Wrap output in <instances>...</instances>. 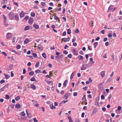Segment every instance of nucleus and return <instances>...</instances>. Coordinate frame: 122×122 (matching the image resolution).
I'll use <instances>...</instances> for the list:
<instances>
[{
	"instance_id": "f257e3e1",
	"label": "nucleus",
	"mask_w": 122,
	"mask_h": 122,
	"mask_svg": "<svg viewBox=\"0 0 122 122\" xmlns=\"http://www.w3.org/2000/svg\"><path fill=\"white\" fill-rule=\"evenodd\" d=\"M14 16V13L13 12H11L9 13V19L10 20H12L13 19Z\"/></svg>"
},
{
	"instance_id": "f03ea898",
	"label": "nucleus",
	"mask_w": 122,
	"mask_h": 122,
	"mask_svg": "<svg viewBox=\"0 0 122 122\" xmlns=\"http://www.w3.org/2000/svg\"><path fill=\"white\" fill-rule=\"evenodd\" d=\"M26 113L27 116L28 118H31L32 115L31 113L30 112V111L28 109L26 110Z\"/></svg>"
},
{
	"instance_id": "7ed1b4c3",
	"label": "nucleus",
	"mask_w": 122,
	"mask_h": 122,
	"mask_svg": "<svg viewBox=\"0 0 122 122\" xmlns=\"http://www.w3.org/2000/svg\"><path fill=\"white\" fill-rule=\"evenodd\" d=\"M70 93H66L64 96L63 98L65 99H67L70 96Z\"/></svg>"
},
{
	"instance_id": "20e7f679",
	"label": "nucleus",
	"mask_w": 122,
	"mask_h": 122,
	"mask_svg": "<svg viewBox=\"0 0 122 122\" xmlns=\"http://www.w3.org/2000/svg\"><path fill=\"white\" fill-rule=\"evenodd\" d=\"M88 66V65L87 64L83 65L81 68V70H85Z\"/></svg>"
},
{
	"instance_id": "39448f33",
	"label": "nucleus",
	"mask_w": 122,
	"mask_h": 122,
	"mask_svg": "<svg viewBox=\"0 0 122 122\" xmlns=\"http://www.w3.org/2000/svg\"><path fill=\"white\" fill-rule=\"evenodd\" d=\"M12 34L11 33H8L7 34L6 38L7 39H9L11 38L12 36Z\"/></svg>"
},
{
	"instance_id": "423d86ee",
	"label": "nucleus",
	"mask_w": 122,
	"mask_h": 122,
	"mask_svg": "<svg viewBox=\"0 0 122 122\" xmlns=\"http://www.w3.org/2000/svg\"><path fill=\"white\" fill-rule=\"evenodd\" d=\"M70 39L69 37L66 38H62L61 39L62 41H64V42L68 41H69Z\"/></svg>"
},
{
	"instance_id": "0eeeda50",
	"label": "nucleus",
	"mask_w": 122,
	"mask_h": 122,
	"mask_svg": "<svg viewBox=\"0 0 122 122\" xmlns=\"http://www.w3.org/2000/svg\"><path fill=\"white\" fill-rule=\"evenodd\" d=\"M33 19L32 18H30L29 20L28 21V23L30 24H31L33 21Z\"/></svg>"
},
{
	"instance_id": "6e6552de",
	"label": "nucleus",
	"mask_w": 122,
	"mask_h": 122,
	"mask_svg": "<svg viewBox=\"0 0 122 122\" xmlns=\"http://www.w3.org/2000/svg\"><path fill=\"white\" fill-rule=\"evenodd\" d=\"M1 3L2 4L6 5L8 3V1L7 0H2Z\"/></svg>"
},
{
	"instance_id": "1a4fd4ad",
	"label": "nucleus",
	"mask_w": 122,
	"mask_h": 122,
	"mask_svg": "<svg viewBox=\"0 0 122 122\" xmlns=\"http://www.w3.org/2000/svg\"><path fill=\"white\" fill-rule=\"evenodd\" d=\"M72 52L73 53L74 55L77 56L78 55V53L76 52V49H73Z\"/></svg>"
},
{
	"instance_id": "9d476101",
	"label": "nucleus",
	"mask_w": 122,
	"mask_h": 122,
	"mask_svg": "<svg viewBox=\"0 0 122 122\" xmlns=\"http://www.w3.org/2000/svg\"><path fill=\"white\" fill-rule=\"evenodd\" d=\"M105 71H103L101 72V75L102 77H104L105 76Z\"/></svg>"
},
{
	"instance_id": "9b49d317",
	"label": "nucleus",
	"mask_w": 122,
	"mask_h": 122,
	"mask_svg": "<svg viewBox=\"0 0 122 122\" xmlns=\"http://www.w3.org/2000/svg\"><path fill=\"white\" fill-rule=\"evenodd\" d=\"M30 87L31 88H32L34 90H35L36 89L35 86L33 84H32L31 85Z\"/></svg>"
},
{
	"instance_id": "f8f14e48",
	"label": "nucleus",
	"mask_w": 122,
	"mask_h": 122,
	"mask_svg": "<svg viewBox=\"0 0 122 122\" xmlns=\"http://www.w3.org/2000/svg\"><path fill=\"white\" fill-rule=\"evenodd\" d=\"M75 72L76 71H74L72 73L70 77V79L71 80H72V79L74 76Z\"/></svg>"
},
{
	"instance_id": "ddd939ff",
	"label": "nucleus",
	"mask_w": 122,
	"mask_h": 122,
	"mask_svg": "<svg viewBox=\"0 0 122 122\" xmlns=\"http://www.w3.org/2000/svg\"><path fill=\"white\" fill-rule=\"evenodd\" d=\"M24 11H22L20 13V17H24Z\"/></svg>"
},
{
	"instance_id": "4468645a",
	"label": "nucleus",
	"mask_w": 122,
	"mask_h": 122,
	"mask_svg": "<svg viewBox=\"0 0 122 122\" xmlns=\"http://www.w3.org/2000/svg\"><path fill=\"white\" fill-rule=\"evenodd\" d=\"M15 107L17 109H19L20 107V104L17 103Z\"/></svg>"
},
{
	"instance_id": "2eb2a0df",
	"label": "nucleus",
	"mask_w": 122,
	"mask_h": 122,
	"mask_svg": "<svg viewBox=\"0 0 122 122\" xmlns=\"http://www.w3.org/2000/svg\"><path fill=\"white\" fill-rule=\"evenodd\" d=\"M68 80H66L64 81L63 84V85L64 87H66V86L68 83Z\"/></svg>"
},
{
	"instance_id": "dca6fc26",
	"label": "nucleus",
	"mask_w": 122,
	"mask_h": 122,
	"mask_svg": "<svg viewBox=\"0 0 122 122\" xmlns=\"http://www.w3.org/2000/svg\"><path fill=\"white\" fill-rule=\"evenodd\" d=\"M33 26L36 29H38L39 28V25L36 24H35L33 25Z\"/></svg>"
},
{
	"instance_id": "f3484780",
	"label": "nucleus",
	"mask_w": 122,
	"mask_h": 122,
	"mask_svg": "<svg viewBox=\"0 0 122 122\" xmlns=\"http://www.w3.org/2000/svg\"><path fill=\"white\" fill-rule=\"evenodd\" d=\"M15 19L16 20H19V18L18 15H16L15 16Z\"/></svg>"
},
{
	"instance_id": "a211bd4d",
	"label": "nucleus",
	"mask_w": 122,
	"mask_h": 122,
	"mask_svg": "<svg viewBox=\"0 0 122 122\" xmlns=\"http://www.w3.org/2000/svg\"><path fill=\"white\" fill-rule=\"evenodd\" d=\"M3 17L4 18V23H5L6 21V17L4 15H3Z\"/></svg>"
},
{
	"instance_id": "6ab92c4d",
	"label": "nucleus",
	"mask_w": 122,
	"mask_h": 122,
	"mask_svg": "<svg viewBox=\"0 0 122 122\" xmlns=\"http://www.w3.org/2000/svg\"><path fill=\"white\" fill-rule=\"evenodd\" d=\"M30 26H25L24 28V30H27L30 29Z\"/></svg>"
},
{
	"instance_id": "aec40b11",
	"label": "nucleus",
	"mask_w": 122,
	"mask_h": 122,
	"mask_svg": "<svg viewBox=\"0 0 122 122\" xmlns=\"http://www.w3.org/2000/svg\"><path fill=\"white\" fill-rule=\"evenodd\" d=\"M38 48L39 49H41V50H43V47L40 44L39 45H38Z\"/></svg>"
},
{
	"instance_id": "412c9836",
	"label": "nucleus",
	"mask_w": 122,
	"mask_h": 122,
	"mask_svg": "<svg viewBox=\"0 0 122 122\" xmlns=\"http://www.w3.org/2000/svg\"><path fill=\"white\" fill-rule=\"evenodd\" d=\"M113 7V5H110L109 7L108 12H109L110 10H111L112 9V8Z\"/></svg>"
},
{
	"instance_id": "4be33fe9",
	"label": "nucleus",
	"mask_w": 122,
	"mask_h": 122,
	"mask_svg": "<svg viewBox=\"0 0 122 122\" xmlns=\"http://www.w3.org/2000/svg\"><path fill=\"white\" fill-rule=\"evenodd\" d=\"M20 99V97L19 96H18L17 97L15 98V100L16 101H18Z\"/></svg>"
},
{
	"instance_id": "5701e85b",
	"label": "nucleus",
	"mask_w": 122,
	"mask_h": 122,
	"mask_svg": "<svg viewBox=\"0 0 122 122\" xmlns=\"http://www.w3.org/2000/svg\"><path fill=\"white\" fill-rule=\"evenodd\" d=\"M82 101H86V95H84L83 97L82 98Z\"/></svg>"
},
{
	"instance_id": "b1692460",
	"label": "nucleus",
	"mask_w": 122,
	"mask_h": 122,
	"mask_svg": "<svg viewBox=\"0 0 122 122\" xmlns=\"http://www.w3.org/2000/svg\"><path fill=\"white\" fill-rule=\"evenodd\" d=\"M29 40L28 39H26L24 41V43H25L27 44L29 43Z\"/></svg>"
},
{
	"instance_id": "393cba45",
	"label": "nucleus",
	"mask_w": 122,
	"mask_h": 122,
	"mask_svg": "<svg viewBox=\"0 0 122 122\" xmlns=\"http://www.w3.org/2000/svg\"><path fill=\"white\" fill-rule=\"evenodd\" d=\"M40 62H37L35 65V67H38L39 66Z\"/></svg>"
},
{
	"instance_id": "a878e982",
	"label": "nucleus",
	"mask_w": 122,
	"mask_h": 122,
	"mask_svg": "<svg viewBox=\"0 0 122 122\" xmlns=\"http://www.w3.org/2000/svg\"><path fill=\"white\" fill-rule=\"evenodd\" d=\"M68 118L69 120V122H73V121L72 120V119L71 117H68Z\"/></svg>"
},
{
	"instance_id": "bb28decb",
	"label": "nucleus",
	"mask_w": 122,
	"mask_h": 122,
	"mask_svg": "<svg viewBox=\"0 0 122 122\" xmlns=\"http://www.w3.org/2000/svg\"><path fill=\"white\" fill-rule=\"evenodd\" d=\"M98 43L97 42H94V48H95L97 45H98Z\"/></svg>"
},
{
	"instance_id": "cd10ccee",
	"label": "nucleus",
	"mask_w": 122,
	"mask_h": 122,
	"mask_svg": "<svg viewBox=\"0 0 122 122\" xmlns=\"http://www.w3.org/2000/svg\"><path fill=\"white\" fill-rule=\"evenodd\" d=\"M42 56L44 58H46V54L44 52V53H43L42 54Z\"/></svg>"
},
{
	"instance_id": "c85d7f7f",
	"label": "nucleus",
	"mask_w": 122,
	"mask_h": 122,
	"mask_svg": "<svg viewBox=\"0 0 122 122\" xmlns=\"http://www.w3.org/2000/svg\"><path fill=\"white\" fill-rule=\"evenodd\" d=\"M22 116H25L26 114L24 112H21Z\"/></svg>"
},
{
	"instance_id": "c756f323",
	"label": "nucleus",
	"mask_w": 122,
	"mask_h": 122,
	"mask_svg": "<svg viewBox=\"0 0 122 122\" xmlns=\"http://www.w3.org/2000/svg\"><path fill=\"white\" fill-rule=\"evenodd\" d=\"M34 71H31L29 72V74L30 75H33L34 74Z\"/></svg>"
},
{
	"instance_id": "7c9ffc66",
	"label": "nucleus",
	"mask_w": 122,
	"mask_h": 122,
	"mask_svg": "<svg viewBox=\"0 0 122 122\" xmlns=\"http://www.w3.org/2000/svg\"><path fill=\"white\" fill-rule=\"evenodd\" d=\"M10 77V76L8 75L5 74V77L6 79H8Z\"/></svg>"
},
{
	"instance_id": "2f4dec72",
	"label": "nucleus",
	"mask_w": 122,
	"mask_h": 122,
	"mask_svg": "<svg viewBox=\"0 0 122 122\" xmlns=\"http://www.w3.org/2000/svg\"><path fill=\"white\" fill-rule=\"evenodd\" d=\"M47 83L49 85H50L51 83L52 84H53V81H47Z\"/></svg>"
},
{
	"instance_id": "473e14b6",
	"label": "nucleus",
	"mask_w": 122,
	"mask_h": 122,
	"mask_svg": "<svg viewBox=\"0 0 122 122\" xmlns=\"http://www.w3.org/2000/svg\"><path fill=\"white\" fill-rule=\"evenodd\" d=\"M71 33V29L69 28L67 30V34H70Z\"/></svg>"
},
{
	"instance_id": "72a5a7b5",
	"label": "nucleus",
	"mask_w": 122,
	"mask_h": 122,
	"mask_svg": "<svg viewBox=\"0 0 122 122\" xmlns=\"http://www.w3.org/2000/svg\"><path fill=\"white\" fill-rule=\"evenodd\" d=\"M78 58L79 59L81 60H82L83 59V56L81 55L79 56Z\"/></svg>"
},
{
	"instance_id": "f704fd0d",
	"label": "nucleus",
	"mask_w": 122,
	"mask_h": 122,
	"mask_svg": "<svg viewBox=\"0 0 122 122\" xmlns=\"http://www.w3.org/2000/svg\"><path fill=\"white\" fill-rule=\"evenodd\" d=\"M31 15L32 16L34 17L35 15V14L34 13L32 12L31 13Z\"/></svg>"
},
{
	"instance_id": "c9c22d12",
	"label": "nucleus",
	"mask_w": 122,
	"mask_h": 122,
	"mask_svg": "<svg viewBox=\"0 0 122 122\" xmlns=\"http://www.w3.org/2000/svg\"><path fill=\"white\" fill-rule=\"evenodd\" d=\"M33 56L35 57H37V55L36 53H34L33 54Z\"/></svg>"
},
{
	"instance_id": "e433bc0d",
	"label": "nucleus",
	"mask_w": 122,
	"mask_h": 122,
	"mask_svg": "<svg viewBox=\"0 0 122 122\" xmlns=\"http://www.w3.org/2000/svg\"><path fill=\"white\" fill-rule=\"evenodd\" d=\"M10 97L8 95V94L6 95L5 96V99H8Z\"/></svg>"
},
{
	"instance_id": "4c0bfd02",
	"label": "nucleus",
	"mask_w": 122,
	"mask_h": 122,
	"mask_svg": "<svg viewBox=\"0 0 122 122\" xmlns=\"http://www.w3.org/2000/svg\"><path fill=\"white\" fill-rule=\"evenodd\" d=\"M67 57L70 58H71V57H72V55L71 54H69L68 56H67Z\"/></svg>"
},
{
	"instance_id": "58836bf2",
	"label": "nucleus",
	"mask_w": 122,
	"mask_h": 122,
	"mask_svg": "<svg viewBox=\"0 0 122 122\" xmlns=\"http://www.w3.org/2000/svg\"><path fill=\"white\" fill-rule=\"evenodd\" d=\"M111 77L109 78L108 79L107 81L106 82H110L111 81Z\"/></svg>"
},
{
	"instance_id": "ea45409f",
	"label": "nucleus",
	"mask_w": 122,
	"mask_h": 122,
	"mask_svg": "<svg viewBox=\"0 0 122 122\" xmlns=\"http://www.w3.org/2000/svg\"><path fill=\"white\" fill-rule=\"evenodd\" d=\"M41 5L42 6H44L46 5V4L45 2H42L41 3Z\"/></svg>"
},
{
	"instance_id": "a19ab883",
	"label": "nucleus",
	"mask_w": 122,
	"mask_h": 122,
	"mask_svg": "<svg viewBox=\"0 0 122 122\" xmlns=\"http://www.w3.org/2000/svg\"><path fill=\"white\" fill-rule=\"evenodd\" d=\"M30 80L31 81H36V79L35 78H32Z\"/></svg>"
},
{
	"instance_id": "79ce46f5",
	"label": "nucleus",
	"mask_w": 122,
	"mask_h": 122,
	"mask_svg": "<svg viewBox=\"0 0 122 122\" xmlns=\"http://www.w3.org/2000/svg\"><path fill=\"white\" fill-rule=\"evenodd\" d=\"M5 82V81L3 80H2L0 81V82L1 84H3Z\"/></svg>"
},
{
	"instance_id": "37998d69",
	"label": "nucleus",
	"mask_w": 122,
	"mask_h": 122,
	"mask_svg": "<svg viewBox=\"0 0 122 122\" xmlns=\"http://www.w3.org/2000/svg\"><path fill=\"white\" fill-rule=\"evenodd\" d=\"M63 53L65 55H67L68 53V52L66 50H64L63 51Z\"/></svg>"
},
{
	"instance_id": "c03bdc74",
	"label": "nucleus",
	"mask_w": 122,
	"mask_h": 122,
	"mask_svg": "<svg viewBox=\"0 0 122 122\" xmlns=\"http://www.w3.org/2000/svg\"><path fill=\"white\" fill-rule=\"evenodd\" d=\"M21 48V46L20 45H18L17 46L16 48L17 49H19Z\"/></svg>"
},
{
	"instance_id": "a18cd8bd",
	"label": "nucleus",
	"mask_w": 122,
	"mask_h": 122,
	"mask_svg": "<svg viewBox=\"0 0 122 122\" xmlns=\"http://www.w3.org/2000/svg\"><path fill=\"white\" fill-rule=\"evenodd\" d=\"M54 19L55 20H56V21H57V20L59 19V18L56 15L54 16Z\"/></svg>"
},
{
	"instance_id": "49530a36",
	"label": "nucleus",
	"mask_w": 122,
	"mask_h": 122,
	"mask_svg": "<svg viewBox=\"0 0 122 122\" xmlns=\"http://www.w3.org/2000/svg\"><path fill=\"white\" fill-rule=\"evenodd\" d=\"M41 71V70H37L35 71V72H36L37 73H40V72Z\"/></svg>"
},
{
	"instance_id": "de8ad7c7",
	"label": "nucleus",
	"mask_w": 122,
	"mask_h": 122,
	"mask_svg": "<svg viewBox=\"0 0 122 122\" xmlns=\"http://www.w3.org/2000/svg\"><path fill=\"white\" fill-rule=\"evenodd\" d=\"M75 32L76 33H78L79 32V30L77 29L75 31Z\"/></svg>"
},
{
	"instance_id": "09e8293b",
	"label": "nucleus",
	"mask_w": 122,
	"mask_h": 122,
	"mask_svg": "<svg viewBox=\"0 0 122 122\" xmlns=\"http://www.w3.org/2000/svg\"><path fill=\"white\" fill-rule=\"evenodd\" d=\"M34 122H38V121L36 119V117L34 118H33Z\"/></svg>"
},
{
	"instance_id": "8fccbe9b",
	"label": "nucleus",
	"mask_w": 122,
	"mask_h": 122,
	"mask_svg": "<svg viewBox=\"0 0 122 122\" xmlns=\"http://www.w3.org/2000/svg\"><path fill=\"white\" fill-rule=\"evenodd\" d=\"M50 108L51 109H55L56 108V107L55 106H54L53 105L51 106V107Z\"/></svg>"
},
{
	"instance_id": "3c124183",
	"label": "nucleus",
	"mask_w": 122,
	"mask_h": 122,
	"mask_svg": "<svg viewBox=\"0 0 122 122\" xmlns=\"http://www.w3.org/2000/svg\"><path fill=\"white\" fill-rule=\"evenodd\" d=\"M1 53L3 54L5 56H7V55L6 53L5 52H1Z\"/></svg>"
},
{
	"instance_id": "603ef678",
	"label": "nucleus",
	"mask_w": 122,
	"mask_h": 122,
	"mask_svg": "<svg viewBox=\"0 0 122 122\" xmlns=\"http://www.w3.org/2000/svg\"><path fill=\"white\" fill-rule=\"evenodd\" d=\"M112 34L109 33L108 34V36L109 37H111L112 36Z\"/></svg>"
},
{
	"instance_id": "864d4df0",
	"label": "nucleus",
	"mask_w": 122,
	"mask_h": 122,
	"mask_svg": "<svg viewBox=\"0 0 122 122\" xmlns=\"http://www.w3.org/2000/svg\"><path fill=\"white\" fill-rule=\"evenodd\" d=\"M29 18V17L28 16H26L24 18V19H25L26 20H27Z\"/></svg>"
},
{
	"instance_id": "5fc2aeb1",
	"label": "nucleus",
	"mask_w": 122,
	"mask_h": 122,
	"mask_svg": "<svg viewBox=\"0 0 122 122\" xmlns=\"http://www.w3.org/2000/svg\"><path fill=\"white\" fill-rule=\"evenodd\" d=\"M16 39V38L15 37H13V38L12 41L13 43L15 42Z\"/></svg>"
},
{
	"instance_id": "6e6d98bb",
	"label": "nucleus",
	"mask_w": 122,
	"mask_h": 122,
	"mask_svg": "<svg viewBox=\"0 0 122 122\" xmlns=\"http://www.w3.org/2000/svg\"><path fill=\"white\" fill-rule=\"evenodd\" d=\"M56 58L57 59H61V56H56Z\"/></svg>"
},
{
	"instance_id": "4d7b16f0",
	"label": "nucleus",
	"mask_w": 122,
	"mask_h": 122,
	"mask_svg": "<svg viewBox=\"0 0 122 122\" xmlns=\"http://www.w3.org/2000/svg\"><path fill=\"white\" fill-rule=\"evenodd\" d=\"M77 93L76 92H74L73 93V95L74 96H76L77 95Z\"/></svg>"
},
{
	"instance_id": "13d9d810",
	"label": "nucleus",
	"mask_w": 122,
	"mask_h": 122,
	"mask_svg": "<svg viewBox=\"0 0 122 122\" xmlns=\"http://www.w3.org/2000/svg\"><path fill=\"white\" fill-rule=\"evenodd\" d=\"M5 87V86H4L3 87L1 88L0 89V92H2L4 91V88Z\"/></svg>"
},
{
	"instance_id": "bf43d9fd",
	"label": "nucleus",
	"mask_w": 122,
	"mask_h": 122,
	"mask_svg": "<svg viewBox=\"0 0 122 122\" xmlns=\"http://www.w3.org/2000/svg\"><path fill=\"white\" fill-rule=\"evenodd\" d=\"M69 47V46H67V45H66L64 47V48L65 49H66L67 48H68Z\"/></svg>"
},
{
	"instance_id": "052dcab7",
	"label": "nucleus",
	"mask_w": 122,
	"mask_h": 122,
	"mask_svg": "<svg viewBox=\"0 0 122 122\" xmlns=\"http://www.w3.org/2000/svg\"><path fill=\"white\" fill-rule=\"evenodd\" d=\"M100 32L102 33V34H104L105 33V31L104 30H103L101 31Z\"/></svg>"
},
{
	"instance_id": "680f3d73",
	"label": "nucleus",
	"mask_w": 122,
	"mask_h": 122,
	"mask_svg": "<svg viewBox=\"0 0 122 122\" xmlns=\"http://www.w3.org/2000/svg\"><path fill=\"white\" fill-rule=\"evenodd\" d=\"M85 115V113L84 112H82L81 114V117H84Z\"/></svg>"
},
{
	"instance_id": "e2e57ef3",
	"label": "nucleus",
	"mask_w": 122,
	"mask_h": 122,
	"mask_svg": "<svg viewBox=\"0 0 122 122\" xmlns=\"http://www.w3.org/2000/svg\"><path fill=\"white\" fill-rule=\"evenodd\" d=\"M66 31L64 32L62 34V35L63 36H65L66 35Z\"/></svg>"
},
{
	"instance_id": "0e129e2a",
	"label": "nucleus",
	"mask_w": 122,
	"mask_h": 122,
	"mask_svg": "<svg viewBox=\"0 0 122 122\" xmlns=\"http://www.w3.org/2000/svg\"><path fill=\"white\" fill-rule=\"evenodd\" d=\"M100 39V37L99 36H98L96 39L95 40L96 41H98Z\"/></svg>"
},
{
	"instance_id": "69168bd1",
	"label": "nucleus",
	"mask_w": 122,
	"mask_h": 122,
	"mask_svg": "<svg viewBox=\"0 0 122 122\" xmlns=\"http://www.w3.org/2000/svg\"><path fill=\"white\" fill-rule=\"evenodd\" d=\"M61 93L62 95L64 94V91L63 90L61 91Z\"/></svg>"
},
{
	"instance_id": "338daca9",
	"label": "nucleus",
	"mask_w": 122,
	"mask_h": 122,
	"mask_svg": "<svg viewBox=\"0 0 122 122\" xmlns=\"http://www.w3.org/2000/svg\"><path fill=\"white\" fill-rule=\"evenodd\" d=\"M101 98L102 99H104V96L103 95H102L101 97Z\"/></svg>"
},
{
	"instance_id": "774afa93",
	"label": "nucleus",
	"mask_w": 122,
	"mask_h": 122,
	"mask_svg": "<svg viewBox=\"0 0 122 122\" xmlns=\"http://www.w3.org/2000/svg\"><path fill=\"white\" fill-rule=\"evenodd\" d=\"M75 122H80L79 120L78 119H76L75 120Z\"/></svg>"
}]
</instances>
